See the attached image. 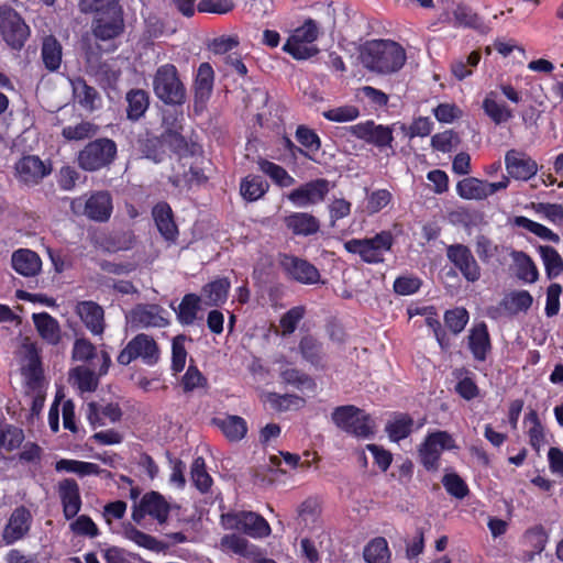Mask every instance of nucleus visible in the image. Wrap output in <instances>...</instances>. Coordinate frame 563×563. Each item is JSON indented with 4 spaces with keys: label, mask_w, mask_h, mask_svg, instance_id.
<instances>
[{
    "label": "nucleus",
    "mask_w": 563,
    "mask_h": 563,
    "mask_svg": "<svg viewBox=\"0 0 563 563\" xmlns=\"http://www.w3.org/2000/svg\"><path fill=\"white\" fill-rule=\"evenodd\" d=\"M361 62L365 68L377 74H393L402 68L406 62L405 49L390 40L367 42L361 51Z\"/></svg>",
    "instance_id": "nucleus-1"
},
{
    "label": "nucleus",
    "mask_w": 563,
    "mask_h": 563,
    "mask_svg": "<svg viewBox=\"0 0 563 563\" xmlns=\"http://www.w3.org/2000/svg\"><path fill=\"white\" fill-rule=\"evenodd\" d=\"M153 91L158 100L168 106H183L187 100L186 87L173 64H164L156 69Z\"/></svg>",
    "instance_id": "nucleus-2"
},
{
    "label": "nucleus",
    "mask_w": 563,
    "mask_h": 563,
    "mask_svg": "<svg viewBox=\"0 0 563 563\" xmlns=\"http://www.w3.org/2000/svg\"><path fill=\"white\" fill-rule=\"evenodd\" d=\"M118 156L113 140L99 137L87 143L77 155L78 166L86 172H98L110 167Z\"/></svg>",
    "instance_id": "nucleus-3"
},
{
    "label": "nucleus",
    "mask_w": 563,
    "mask_h": 563,
    "mask_svg": "<svg viewBox=\"0 0 563 563\" xmlns=\"http://www.w3.org/2000/svg\"><path fill=\"white\" fill-rule=\"evenodd\" d=\"M332 420L340 429L357 438L367 439L374 434V422L362 409L352 406H340L332 412Z\"/></svg>",
    "instance_id": "nucleus-4"
},
{
    "label": "nucleus",
    "mask_w": 563,
    "mask_h": 563,
    "mask_svg": "<svg viewBox=\"0 0 563 563\" xmlns=\"http://www.w3.org/2000/svg\"><path fill=\"white\" fill-rule=\"evenodd\" d=\"M394 243L390 232L382 231L371 239H352L344 243V249L352 254H358L362 260L369 264L382 263L384 254L388 252Z\"/></svg>",
    "instance_id": "nucleus-5"
},
{
    "label": "nucleus",
    "mask_w": 563,
    "mask_h": 563,
    "mask_svg": "<svg viewBox=\"0 0 563 563\" xmlns=\"http://www.w3.org/2000/svg\"><path fill=\"white\" fill-rule=\"evenodd\" d=\"M30 34V26L13 8L7 4L0 7V35L8 46L20 51Z\"/></svg>",
    "instance_id": "nucleus-6"
},
{
    "label": "nucleus",
    "mask_w": 563,
    "mask_h": 563,
    "mask_svg": "<svg viewBox=\"0 0 563 563\" xmlns=\"http://www.w3.org/2000/svg\"><path fill=\"white\" fill-rule=\"evenodd\" d=\"M159 355L156 341L145 333H140L128 342L117 361L121 365H129L132 361L141 358L145 365L153 366L158 362Z\"/></svg>",
    "instance_id": "nucleus-7"
},
{
    "label": "nucleus",
    "mask_w": 563,
    "mask_h": 563,
    "mask_svg": "<svg viewBox=\"0 0 563 563\" xmlns=\"http://www.w3.org/2000/svg\"><path fill=\"white\" fill-rule=\"evenodd\" d=\"M225 529L240 530L252 538H265L271 533L268 522L253 511L228 512L221 516Z\"/></svg>",
    "instance_id": "nucleus-8"
},
{
    "label": "nucleus",
    "mask_w": 563,
    "mask_h": 563,
    "mask_svg": "<svg viewBox=\"0 0 563 563\" xmlns=\"http://www.w3.org/2000/svg\"><path fill=\"white\" fill-rule=\"evenodd\" d=\"M70 208L74 213H84L89 219L98 222L109 220L112 212V199L106 191H98L87 200L77 198L71 201Z\"/></svg>",
    "instance_id": "nucleus-9"
},
{
    "label": "nucleus",
    "mask_w": 563,
    "mask_h": 563,
    "mask_svg": "<svg viewBox=\"0 0 563 563\" xmlns=\"http://www.w3.org/2000/svg\"><path fill=\"white\" fill-rule=\"evenodd\" d=\"M14 169L18 181L27 187L38 185L53 170L49 162L36 155L23 156L15 163Z\"/></svg>",
    "instance_id": "nucleus-10"
},
{
    "label": "nucleus",
    "mask_w": 563,
    "mask_h": 563,
    "mask_svg": "<svg viewBox=\"0 0 563 563\" xmlns=\"http://www.w3.org/2000/svg\"><path fill=\"white\" fill-rule=\"evenodd\" d=\"M330 190L329 180L317 178L300 185L286 195L296 207L305 208L322 202Z\"/></svg>",
    "instance_id": "nucleus-11"
},
{
    "label": "nucleus",
    "mask_w": 563,
    "mask_h": 563,
    "mask_svg": "<svg viewBox=\"0 0 563 563\" xmlns=\"http://www.w3.org/2000/svg\"><path fill=\"white\" fill-rule=\"evenodd\" d=\"M279 265L286 276L297 283L314 285L320 280L321 276L318 268L305 258L282 254Z\"/></svg>",
    "instance_id": "nucleus-12"
},
{
    "label": "nucleus",
    "mask_w": 563,
    "mask_h": 563,
    "mask_svg": "<svg viewBox=\"0 0 563 563\" xmlns=\"http://www.w3.org/2000/svg\"><path fill=\"white\" fill-rule=\"evenodd\" d=\"M446 257L467 282L475 283L481 278V266L467 245L461 243L449 245Z\"/></svg>",
    "instance_id": "nucleus-13"
},
{
    "label": "nucleus",
    "mask_w": 563,
    "mask_h": 563,
    "mask_svg": "<svg viewBox=\"0 0 563 563\" xmlns=\"http://www.w3.org/2000/svg\"><path fill=\"white\" fill-rule=\"evenodd\" d=\"M170 505L163 495L157 492L146 493L133 510L132 518L134 521L140 522L145 516H150L158 523H165L168 519Z\"/></svg>",
    "instance_id": "nucleus-14"
},
{
    "label": "nucleus",
    "mask_w": 563,
    "mask_h": 563,
    "mask_svg": "<svg viewBox=\"0 0 563 563\" xmlns=\"http://www.w3.org/2000/svg\"><path fill=\"white\" fill-rule=\"evenodd\" d=\"M452 442V437L445 431H438L428 435L419 449L422 465L428 471H437L442 450L451 448Z\"/></svg>",
    "instance_id": "nucleus-15"
},
{
    "label": "nucleus",
    "mask_w": 563,
    "mask_h": 563,
    "mask_svg": "<svg viewBox=\"0 0 563 563\" xmlns=\"http://www.w3.org/2000/svg\"><path fill=\"white\" fill-rule=\"evenodd\" d=\"M351 132L354 136L373 144L378 148L389 147L393 148V130L390 126L375 124L374 121H366L351 126Z\"/></svg>",
    "instance_id": "nucleus-16"
},
{
    "label": "nucleus",
    "mask_w": 563,
    "mask_h": 563,
    "mask_svg": "<svg viewBox=\"0 0 563 563\" xmlns=\"http://www.w3.org/2000/svg\"><path fill=\"white\" fill-rule=\"evenodd\" d=\"M33 517L24 506L16 507L2 532V539L5 544H13L23 539L30 531Z\"/></svg>",
    "instance_id": "nucleus-17"
},
{
    "label": "nucleus",
    "mask_w": 563,
    "mask_h": 563,
    "mask_svg": "<svg viewBox=\"0 0 563 563\" xmlns=\"http://www.w3.org/2000/svg\"><path fill=\"white\" fill-rule=\"evenodd\" d=\"M508 175L517 180H528L538 173V164L529 155L517 150H509L505 155Z\"/></svg>",
    "instance_id": "nucleus-18"
},
{
    "label": "nucleus",
    "mask_w": 563,
    "mask_h": 563,
    "mask_svg": "<svg viewBox=\"0 0 563 563\" xmlns=\"http://www.w3.org/2000/svg\"><path fill=\"white\" fill-rule=\"evenodd\" d=\"M164 309L158 305H137L130 312V322L136 328H163L168 321L164 318Z\"/></svg>",
    "instance_id": "nucleus-19"
},
{
    "label": "nucleus",
    "mask_w": 563,
    "mask_h": 563,
    "mask_svg": "<svg viewBox=\"0 0 563 563\" xmlns=\"http://www.w3.org/2000/svg\"><path fill=\"white\" fill-rule=\"evenodd\" d=\"M468 349L475 361L484 362L492 352V342L485 322L474 324L467 336Z\"/></svg>",
    "instance_id": "nucleus-20"
},
{
    "label": "nucleus",
    "mask_w": 563,
    "mask_h": 563,
    "mask_svg": "<svg viewBox=\"0 0 563 563\" xmlns=\"http://www.w3.org/2000/svg\"><path fill=\"white\" fill-rule=\"evenodd\" d=\"M124 23L122 18V10L113 14L96 15L92 23L93 35L102 41L117 37L123 32Z\"/></svg>",
    "instance_id": "nucleus-21"
},
{
    "label": "nucleus",
    "mask_w": 563,
    "mask_h": 563,
    "mask_svg": "<svg viewBox=\"0 0 563 563\" xmlns=\"http://www.w3.org/2000/svg\"><path fill=\"white\" fill-rule=\"evenodd\" d=\"M58 494L63 504V511L66 519L77 516L81 507L79 486L73 478L59 482Z\"/></svg>",
    "instance_id": "nucleus-22"
},
{
    "label": "nucleus",
    "mask_w": 563,
    "mask_h": 563,
    "mask_svg": "<svg viewBox=\"0 0 563 563\" xmlns=\"http://www.w3.org/2000/svg\"><path fill=\"white\" fill-rule=\"evenodd\" d=\"M11 263L13 269L25 277H34L42 269L41 257L29 249L14 251L11 256Z\"/></svg>",
    "instance_id": "nucleus-23"
},
{
    "label": "nucleus",
    "mask_w": 563,
    "mask_h": 563,
    "mask_svg": "<svg viewBox=\"0 0 563 563\" xmlns=\"http://www.w3.org/2000/svg\"><path fill=\"white\" fill-rule=\"evenodd\" d=\"M76 311L87 329L95 335H100L104 330V312L101 306L93 301H81Z\"/></svg>",
    "instance_id": "nucleus-24"
},
{
    "label": "nucleus",
    "mask_w": 563,
    "mask_h": 563,
    "mask_svg": "<svg viewBox=\"0 0 563 563\" xmlns=\"http://www.w3.org/2000/svg\"><path fill=\"white\" fill-rule=\"evenodd\" d=\"M285 227L294 234L309 236L320 230L319 220L308 212H292L284 218Z\"/></svg>",
    "instance_id": "nucleus-25"
},
{
    "label": "nucleus",
    "mask_w": 563,
    "mask_h": 563,
    "mask_svg": "<svg viewBox=\"0 0 563 563\" xmlns=\"http://www.w3.org/2000/svg\"><path fill=\"white\" fill-rule=\"evenodd\" d=\"M214 81V71L209 63L198 67L194 82L195 104H203L211 96Z\"/></svg>",
    "instance_id": "nucleus-26"
},
{
    "label": "nucleus",
    "mask_w": 563,
    "mask_h": 563,
    "mask_svg": "<svg viewBox=\"0 0 563 563\" xmlns=\"http://www.w3.org/2000/svg\"><path fill=\"white\" fill-rule=\"evenodd\" d=\"M157 230L167 241H175L178 229L173 218V211L168 203L159 202L152 211Z\"/></svg>",
    "instance_id": "nucleus-27"
},
{
    "label": "nucleus",
    "mask_w": 563,
    "mask_h": 563,
    "mask_svg": "<svg viewBox=\"0 0 563 563\" xmlns=\"http://www.w3.org/2000/svg\"><path fill=\"white\" fill-rule=\"evenodd\" d=\"M122 417V410L118 404H107L99 406L96 402L88 404L87 418L89 422L96 428L107 424L109 422H117Z\"/></svg>",
    "instance_id": "nucleus-28"
},
{
    "label": "nucleus",
    "mask_w": 563,
    "mask_h": 563,
    "mask_svg": "<svg viewBox=\"0 0 563 563\" xmlns=\"http://www.w3.org/2000/svg\"><path fill=\"white\" fill-rule=\"evenodd\" d=\"M126 118L132 122L143 118L150 107V95L139 88L131 89L125 95Z\"/></svg>",
    "instance_id": "nucleus-29"
},
{
    "label": "nucleus",
    "mask_w": 563,
    "mask_h": 563,
    "mask_svg": "<svg viewBox=\"0 0 563 563\" xmlns=\"http://www.w3.org/2000/svg\"><path fill=\"white\" fill-rule=\"evenodd\" d=\"M509 255L512 258L516 276L525 283H536L539 278V272L532 258L522 251L510 250Z\"/></svg>",
    "instance_id": "nucleus-30"
},
{
    "label": "nucleus",
    "mask_w": 563,
    "mask_h": 563,
    "mask_svg": "<svg viewBox=\"0 0 563 563\" xmlns=\"http://www.w3.org/2000/svg\"><path fill=\"white\" fill-rule=\"evenodd\" d=\"M33 322L43 340L47 343L56 345L60 341V328L55 318L47 312L34 313Z\"/></svg>",
    "instance_id": "nucleus-31"
},
{
    "label": "nucleus",
    "mask_w": 563,
    "mask_h": 563,
    "mask_svg": "<svg viewBox=\"0 0 563 563\" xmlns=\"http://www.w3.org/2000/svg\"><path fill=\"white\" fill-rule=\"evenodd\" d=\"M42 60L48 71H56L62 64L63 48L52 35L44 37L41 49Z\"/></svg>",
    "instance_id": "nucleus-32"
},
{
    "label": "nucleus",
    "mask_w": 563,
    "mask_h": 563,
    "mask_svg": "<svg viewBox=\"0 0 563 563\" xmlns=\"http://www.w3.org/2000/svg\"><path fill=\"white\" fill-rule=\"evenodd\" d=\"M73 93L77 102L87 110H95L97 108L96 101L99 100L98 91L87 85L86 80L77 77L71 80Z\"/></svg>",
    "instance_id": "nucleus-33"
},
{
    "label": "nucleus",
    "mask_w": 563,
    "mask_h": 563,
    "mask_svg": "<svg viewBox=\"0 0 563 563\" xmlns=\"http://www.w3.org/2000/svg\"><path fill=\"white\" fill-rule=\"evenodd\" d=\"M496 97V92H488L483 101V110L495 124H501L509 121L514 114L505 103L497 102Z\"/></svg>",
    "instance_id": "nucleus-34"
},
{
    "label": "nucleus",
    "mask_w": 563,
    "mask_h": 563,
    "mask_svg": "<svg viewBox=\"0 0 563 563\" xmlns=\"http://www.w3.org/2000/svg\"><path fill=\"white\" fill-rule=\"evenodd\" d=\"M213 421L230 441H240L247 432L246 421L239 416H228Z\"/></svg>",
    "instance_id": "nucleus-35"
},
{
    "label": "nucleus",
    "mask_w": 563,
    "mask_h": 563,
    "mask_svg": "<svg viewBox=\"0 0 563 563\" xmlns=\"http://www.w3.org/2000/svg\"><path fill=\"white\" fill-rule=\"evenodd\" d=\"M269 185L261 176L249 175L241 180L240 192L247 201H256L268 190Z\"/></svg>",
    "instance_id": "nucleus-36"
},
{
    "label": "nucleus",
    "mask_w": 563,
    "mask_h": 563,
    "mask_svg": "<svg viewBox=\"0 0 563 563\" xmlns=\"http://www.w3.org/2000/svg\"><path fill=\"white\" fill-rule=\"evenodd\" d=\"M257 165L260 170L267 175L279 187H290L296 183L295 178L278 164L261 158Z\"/></svg>",
    "instance_id": "nucleus-37"
},
{
    "label": "nucleus",
    "mask_w": 563,
    "mask_h": 563,
    "mask_svg": "<svg viewBox=\"0 0 563 563\" xmlns=\"http://www.w3.org/2000/svg\"><path fill=\"white\" fill-rule=\"evenodd\" d=\"M412 427L413 420L410 416L398 413L387 422L385 430L391 441L398 442L411 433Z\"/></svg>",
    "instance_id": "nucleus-38"
},
{
    "label": "nucleus",
    "mask_w": 563,
    "mask_h": 563,
    "mask_svg": "<svg viewBox=\"0 0 563 563\" xmlns=\"http://www.w3.org/2000/svg\"><path fill=\"white\" fill-rule=\"evenodd\" d=\"M363 556L366 563H389L390 551L386 539L378 537L368 542Z\"/></svg>",
    "instance_id": "nucleus-39"
},
{
    "label": "nucleus",
    "mask_w": 563,
    "mask_h": 563,
    "mask_svg": "<svg viewBox=\"0 0 563 563\" xmlns=\"http://www.w3.org/2000/svg\"><path fill=\"white\" fill-rule=\"evenodd\" d=\"M542 258L545 274L549 279L556 278L563 272V260L559 252L549 245H540L538 247Z\"/></svg>",
    "instance_id": "nucleus-40"
},
{
    "label": "nucleus",
    "mask_w": 563,
    "mask_h": 563,
    "mask_svg": "<svg viewBox=\"0 0 563 563\" xmlns=\"http://www.w3.org/2000/svg\"><path fill=\"white\" fill-rule=\"evenodd\" d=\"M137 145L140 152L147 159H151L155 163H159L163 161L165 152L163 150L162 137H157L155 135L146 133L144 136L139 137Z\"/></svg>",
    "instance_id": "nucleus-41"
},
{
    "label": "nucleus",
    "mask_w": 563,
    "mask_h": 563,
    "mask_svg": "<svg viewBox=\"0 0 563 563\" xmlns=\"http://www.w3.org/2000/svg\"><path fill=\"white\" fill-rule=\"evenodd\" d=\"M229 289L230 282L227 278H221L203 286L202 296L207 299V305L219 306L227 300Z\"/></svg>",
    "instance_id": "nucleus-42"
},
{
    "label": "nucleus",
    "mask_w": 563,
    "mask_h": 563,
    "mask_svg": "<svg viewBox=\"0 0 563 563\" xmlns=\"http://www.w3.org/2000/svg\"><path fill=\"white\" fill-rule=\"evenodd\" d=\"M200 297L195 294H187L183 297L178 309L177 318L181 324H192L196 320L197 312L200 309Z\"/></svg>",
    "instance_id": "nucleus-43"
},
{
    "label": "nucleus",
    "mask_w": 563,
    "mask_h": 563,
    "mask_svg": "<svg viewBox=\"0 0 563 563\" xmlns=\"http://www.w3.org/2000/svg\"><path fill=\"white\" fill-rule=\"evenodd\" d=\"M456 191L459 196L467 200H483L485 199V186L484 180L467 177L460 180L456 185Z\"/></svg>",
    "instance_id": "nucleus-44"
},
{
    "label": "nucleus",
    "mask_w": 563,
    "mask_h": 563,
    "mask_svg": "<svg viewBox=\"0 0 563 563\" xmlns=\"http://www.w3.org/2000/svg\"><path fill=\"white\" fill-rule=\"evenodd\" d=\"M299 350L302 357L314 366H320L324 358L322 344L314 338L307 335L300 340Z\"/></svg>",
    "instance_id": "nucleus-45"
},
{
    "label": "nucleus",
    "mask_w": 563,
    "mask_h": 563,
    "mask_svg": "<svg viewBox=\"0 0 563 563\" xmlns=\"http://www.w3.org/2000/svg\"><path fill=\"white\" fill-rule=\"evenodd\" d=\"M26 364L23 365V372L29 383H37L42 377L41 361L34 344H24Z\"/></svg>",
    "instance_id": "nucleus-46"
},
{
    "label": "nucleus",
    "mask_w": 563,
    "mask_h": 563,
    "mask_svg": "<svg viewBox=\"0 0 563 563\" xmlns=\"http://www.w3.org/2000/svg\"><path fill=\"white\" fill-rule=\"evenodd\" d=\"M119 2L120 0H79L78 7L82 13L103 15L121 10Z\"/></svg>",
    "instance_id": "nucleus-47"
},
{
    "label": "nucleus",
    "mask_w": 563,
    "mask_h": 563,
    "mask_svg": "<svg viewBox=\"0 0 563 563\" xmlns=\"http://www.w3.org/2000/svg\"><path fill=\"white\" fill-rule=\"evenodd\" d=\"M99 131V126L89 121H81L75 125L64 126L62 135L67 141H82L95 136Z\"/></svg>",
    "instance_id": "nucleus-48"
},
{
    "label": "nucleus",
    "mask_w": 563,
    "mask_h": 563,
    "mask_svg": "<svg viewBox=\"0 0 563 563\" xmlns=\"http://www.w3.org/2000/svg\"><path fill=\"white\" fill-rule=\"evenodd\" d=\"M533 302V298L527 290L511 292L504 299L501 306L511 313L527 311Z\"/></svg>",
    "instance_id": "nucleus-49"
},
{
    "label": "nucleus",
    "mask_w": 563,
    "mask_h": 563,
    "mask_svg": "<svg viewBox=\"0 0 563 563\" xmlns=\"http://www.w3.org/2000/svg\"><path fill=\"white\" fill-rule=\"evenodd\" d=\"M191 481L194 485L201 493H207L212 484L211 476L206 471V463L203 457L198 456L194 460L191 465Z\"/></svg>",
    "instance_id": "nucleus-50"
},
{
    "label": "nucleus",
    "mask_w": 563,
    "mask_h": 563,
    "mask_svg": "<svg viewBox=\"0 0 563 563\" xmlns=\"http://www.w3.org/2000/svg\"><path fill=\"white\" fill-rule=\"evenodd\" d=\"M468 319V311L462 307L446 310L444 313V323L454 334H459L465 329Z\"/></svg>",
    "instance_id": "nucleus-51"
},
{
    "label": "nucleus",
    "mask_w": 563,
    "mask_h": 563,
    "mask_svg": "<svg viewBox=\"0 0 563 563\" xmlns=\"http://www.w3.org/2000/svg\"><path fill=\"white\" fill-rule=\"evenodd\" d=\"M219 548L223 552H232L234 554L246 556L250 554L249 541L238 534H225L221 538Z\"/></svg>",
    "instance_id": "nucleus-52"
},
{
    "label": "nucleus",
    "mask_w": 563,
    "mask_h": 563,
    "mask_svg": "<svg viewBox=\"0 0 563 563\" xmlns=\"http://www.w3.org/2000/svg\"><path fill=\"white\" fill-rule=\"evenodd\" d=\"M124 534L129 540L133 541L139 547H142V548L151 550V551H157V552L162 550V544L158 540H156L154 537L136 529L133 526L125 528Z\"/></svg>",
    "instance_id": "nucleus-53"
},
{
    "label": "nucleus",
    "mask_w": 563,
    "mask_h": 563,
    "mask_svg": "<svg viewBox=\"0 0 563 563\" xmlns=\"http://www.w3.org/2000/svg\"><path fill=\"white\" fill-rule=\"evenodd\" d=\"M296 139L308 155L317 153L321 147L318 134L306 125H299L296 130Z\"/></svg>",
    "instance_id": "nucleus-54"
},
{
    "label": "nucleus",
    "mask_w": 563,
    "mask_h": 563,
    "mask_svg": "<svg viewBox=\"0 0 563 563\" xmlns=\"http://www.w3.org/2000/svg\"><path fill=\"white\" fill-rule=\"evenodd\" d=\"M187 336L184 334L176 335L172 341V369L180 373L186 364L187 350L185 343Z\"/></svg>",
    "instance_id": "nucleus-55"
},
{
    "label": "nucleus",
    "mask_w": 563,
    "mask_h": 563,
    "mask_svg": "<svg viewBox=\"0 0 563 563\" xmlns=\"http://www.w3.org/2000/svg\"><path fill=\"white\" fill-rule=\"evenodd\" d=\"M306 309L302 306H296L285 312L279 321L282 335L287 336L295 332L298 323L305 317Z\"/></svg>",
    "instance_id": "nucleus-56"
},
{
    "label": "nucleus",
    "mask_w": 563,
    "mask_h": 563,
    "mask_svg": "<svg viewBox=\"0 0 563 563\" xmlns=\"http://www.w3.org/2000/svg\"><path fill=\"white\" fill-rule=\"evenodd\" d=\"M283 51L291 55L295 59H308L319 53V49L308 43L294 42L288 38L283 46Z\"/></svg>",
    "instance_id": "nucleus-57"
},
{
    "label": "nucleus",
    "mask_w": 563,
    "mask_h": 563,
    "mask_svg": "<svg viewBox=\"0 0 563 563\" xmlns=\"http://www.w3.org/2000/svg\"><path fill=\"white\" fill-rule=\"evenodd\" d=\"M459 144L460 137L452 130H448L442 133H437L431 137L432 147L442 153L451 152L453 147H456Z\"/></svg>",
    "instance_id": "nucleus-58"
},
{
    "label": "nucleus",
    "mask_w": 563,
    "mask_h": 563,
    "mask_svg": "<svg viewBox=\"0 0 563 563\" xmlns=\"http://www.w3.org/2000/svg\"><path fill=\"white\" fill-rule=\"evenodd\" d=\"M319 36V27L317 22L308 19L301 26L297 27L292 35L289 37L294 42H301L312 44Z\"/></svg>",
    "instance_id": "nucleus-59"
},
{
    "label": "nucleus",
    "mask_w": 563,
    "mask_h": 563,
    "mask_svg": "<svg viewBox=\"0 0 563 563\" xmlns=\"http://www.w3.org/2000/svg\"><path fill=\"white\" fill-rule=\"evenodd\" d=\"M422 285V280L412 275L399 276L394 282V290L400 296H409L416 294Z\"/></svg>",
    "instance_id": "nucleus-60"
},
{
    "label": "nucleus",
    "mask_w": 563,
    "mask_h": 563,
    "mask_svg": "<svg viewBox=\"0 0 563 563\" xmlns=\"http://www.w3.org/2000/svg\"><path fill=\"white\" fill-rule=\"evenodd\" d=\"M23 438V432L19 428L11 426L0 428V448L12 451L22 443Z\"/></svg>",
    "instance_id": "nucleus-61"
},
{
    "label": "nucleus",
    "mask_w": 563,
    "mask_h": 563,
    "mask_svg": "<svg viewBox=\"0 0 563 563\" xmlns=\"http://www.w3.org/2000/svg\"><path fill=\"white\" fill-rule=\"evenodd\" d=\"M525 541L531 550L542 553L548 542V534L542 526H536L526 531Z\"/></svg>",
    "instance_id": "nucleus-62"
},
{
    "label": "nucleus",
    "mask_w": 563,
    "mask_h": 563,
    "mask_svg": "<svg viewBox=\"0 0 563 563\" xmlns=\"http://www.w3.org/2000/svg\"><path fill=\"white\" fill-rule=\"evenodd\" d=\"M475 251L483 263H488L499 251V245L495 244L488 236L479 234L475 240Z\"/></svg>",
    "instance_id": "nucleus-63"
},
{
    "label": "nucleus",
    "mask_w": 563,
    "mask_h": 563,
    "mask_svg": "<svg viewBox=\"0 0 563 563\" xmlns=\"http://www.w3.org/2000/svg\"><path fill=\"white\" fill-rule=\"evenodd\" d=\"M283 380L297 388H313V380L297 368H286L280 373Z\"/></svg>",
    "instance_id": "nucleus-64"
}]
</instances>
